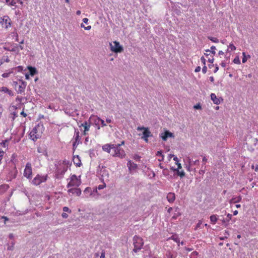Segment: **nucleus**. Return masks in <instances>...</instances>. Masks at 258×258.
Listing matches in <instances>:
<instances>
[{
	"instance_id": "obj_1",
	"label": "nucleus",
	"mask_w": 258,
	"mask_h": 258,
	"mask_svg": "<svg viewBox=\"0 0 258 258\" xmlns=\"http://www.w3.org/2000/svg\"><path fill=\"white\" fill-rule=\"evenodd\" d=\"M44 127L43 124L39 123L30 132L29 134L30 138L33 141H36L41 137Z\"/></svg>"
},
{
	"instance_id": "obj_2",
	"label": "nucleus",
	"mask_w": 258,
	"mask_h": 258,
	"mask_svg": "<svg viewBox=\"0 0 258 258\" xmlns=\"http://www.w3.org/2000/svg\"><path fill=\"white\" fill-rule=\"evenodd\" d=\"M112 152L111 153L113 157H118L120 158H123L126 156L124 150L119 147V145H112Z\"/></svg>"
},
{
	"instance_id": "obj_3",
	"label": "nucleus",
	"mask_w": 258,
	"mask_h": 258,
	"mask_svg": "<svg viewBox=\"0 0 258 258\" xmlns=\"http://www.w3.org/2000/svg\"><path fill=\"white\" fill-rule=\"evenodd\" d=\"M133 242L134 245L133 251L135 252H138L142 248L144 244L143 240L140 237L135 235L133 238Z\"/></svg>"
},
{
	"instance_id": "obj_4",
	"label": "nucleus",
	"mask_w": 258,
	"mask_h": 258,
	"mask_svg": "<svg viewBox=\"0 0 258 258\" xmlns=\"http://www.w3.org/2000/svg\"><path fill=\"white\" fill-rule=\"evenodd\" d=\"M137 130L138 131H144L143 132V136L141 137V139L144 140L146 143L148 142V138L149 137H152L153 136L148 127L138 126Z\"/></svg>"
},
{
	"instance_id": "obj_5",
	"label": "nucleus",
	"mask_w": 258,
	"mask_h": 258,
	"mask_svg": "<svg viewBox=\"0 0 258 258\" xmlns=\"http://www.w3.org/2000/svg\"><path fill=\"white\" fill-rule=\"evenodd\" d=\"M0 24L3 28L7 29L12 26V21L8 15L0 18Z\"/></svg>"
},
{
	"instance_id": "obj_6",
	"label": "nucleus",
	"mask_w": 258,
	"mask_h": 258,
	"mask_svg": "<svg viewBox=\"0 0 258 258\" xmlns=\"http://www.w3.org/2000/svg\"><path fill=\"white\" fill-rule=\"evenodd\" d=\"M81 184L80 178H79L75 174L71 176L70 181L68 183L67 187L70 188L72 186L78 187Z\"/></svg>"
},
{
	"instance_id": "obj_7",
	"label": "nucleus",
	"mask_w": 258,
	"mask_h": 258,
	"mask_svg": "<svg viewBox=\"0 0 258 258\" xmlns=\"http://www.w3.org/2000/svg\"><path fill=\"white\" fill-rule=\"evenodd\" d=\"M47 178V174L44 175L37 174L32 180V183L35 185H40L41 183L45 182Z\"/></svg>"
},
{
	"instance_id": "obj_8",
	"label": "nucleus",
	"mask_w": 258,
	"mask_h": 258,
	"mask_svg": "<svg viewBox=\"0 0 258 258\" xmlns=\"http://www.w3.org/2000/svg\"><path fill=\"white\" fill-rule=\"evenodd\" d=\"M13 83L18 93L21 94L25 91L26 86V83L25 82L20 80L19 82L14 81Z\"/></svg>"
},
{
	"instance_id": "obj_9",
	"label": "nucleus",
	"mask_w": 258,
	"mask_h": 258,
	"mask_svg": "<svg viewBox=\"0 0 258 258\" xmlns=\"http://www.w3.org/2000/svg\"><path fill=\"white\" fill-rule=\"evenodd\" d=\"M110 50L115 53L121 52L123 50V47L120 45L119 42L114 41L112 43H110Z\"/></svg>"
},
{
	"instance_id": "obj_10",
	"label": "nucleus",
	"mask_w": 258,
	"mask_h": 258,
	"mask_svg": "<svg viewBox=\"0 0 258 258\" xmlns=\"http://www.w3.org/2000/svg\"><path fill=\"white\" fill-rule=\"evenodd\" d=\"M24 176L28 179H31L32 175V165L30 162L27 163L23 173Z\"/></svg>"
},
{
	"instance_id": "obj_11",
	"label": "nucleus",
	"mask_w": 258,
	"mask_h": 258,
	"mask_svg": "<svg viewBox=\"0 0 258 258\" xmlns=\"http://www.w3.org/2000/svg\"><path fill=\"white\" fill-rule=\"evenodd\" d=\"M101 120V118L97 116L91 115L88 121L90 122L91 123H94L95 125L97 126V129L99 130L100 127L99 126L100 121Z\"/></svg>"
},
{
	"instance_id": "obj_12",
	"label": "nucleus",
	"mask_w": 258,
	"mask_h": 258,
	"mask_svg": "<svg viewBox=\"0 0 258 258\" xmlns=\"http://www.w3.org/2000/svg\"><path fill=\"white\" fill-rule=\"evenodd\" d=\"M67 170V168L63 166L62 168L56 167L55 176L56 178H61Z\"/></svg>"
},
{
	"instance_id": "obj_13",
	"label": "nucleus",
	"mask_w": 258,
	"mask_h": 258,
	"mask_svg": "<svg viewBox=\"0 0 258 258\" xmlns=\"http://www.w3.org/2000/svg\"><path fill=\"white\" fill-rule=\"evenodd\" d=\"M127 166L130 173H132L133 171H136L138 168L137 164L133 162L131 160H128L127 161Z\"/></svg>"
},
{
	"instance_id": "obj_14",
	"label": "nucleus",
	"mask_w": 258,
	"mask_h": 258,
	"mask_svg": "<svg viewBox=\"0 0 258 258\" xmlns=\"http://www.w3.org/2000/svg\"><path fill=\"white\" fill-rule=\"evenodd\" d=\"M160 136L163 141H166L168 138L174 137V135L173 133L169 132L168 131H166L164 133H162Z\"/></svg>"
},
{
	"instance_id": "obj_15",
	"label": "nucleus",
	"mask_w": 258,
	"mask_h": 258,
	"mask_svg": "<svg viewBox=\"0 0 258 258\" xmlns=\"http://www.w3.org/2000/svg\"><path fill=\"white\" fill-rule=\"evenodd\" d=\"M211 99L212 100L215 104L219 105L220 104L221 101H222L223 99L222 98H217L216 95L214 93H212L210 95Z\"/></svg>"
},
{
	"instance_id": "obj_16",
	"label": "nucleus",
	"mask_w": 258,
	"mask_h": 258,
	"mask_svg": "<svg viewBox=\"0 0 258 258\" xmlns=\"http://www.w3.org/2000/svg\"><path fill=\"white\" fill-rule=\"evenodd\" d=\"M19 48L21 50H23L24 49V47L22 45H18V44H15V46H14L13 47V48H12V49H7V48H5V49H6L8 51L15 52L18 54L19 53V51H20Z\"/></svg>"
},
{
	"instance_id": "obj_17",
	"label": "nucleus",
	"mask_w": 258,
	"mask_h": 258,
	"mask_svg": "<svg viewBox=\"0 0 258 258\" xmlns=\"http://www.w3.org/2000/svg\"><path fill=\"white\" fill-rule=\"evenodd\" d=\"M68 192L69 193L76 194L77 196H80L82 193V191L79 188H71L68 190Z\"/></svg>"
},
{
	"instance_id": "obj_18",
	"label": "nucleus",
	"mask_w": 258,
	"mask_h": 258,
	"mask_svg": "<svg viewBox=\"0 0 258 258\" xmlns=\"http://www.w3.org/2000/svg\"><path fill=\"white\" fill-rule=\"evenodd\" d=\"M73 162L77 167H80L82 165L80 157L78 155L74 156L73 159Z\"/></svg>"
},
{
	"instance_id": "obj_19",
	"label": "nucleus",
	"mask_w": 258,
	"mask_h": 258,
	"mask_svg": "<svg viewBox=\"0 0 258 258\" xmlns=\"http://www.w3.org/2000/svg\"><path fill=\"white\" fill-rule=\"evenodd\" d=\"M113 144H106L102 146V150L108 153H111V150H112Z\"/></svg>"
},
{
	"instance_id": "obj_20",
	"label": "nucleus",
	"mask_w": 258,
	"mask_h": 258,
	"mask_svg": "<svg viewBox=\"0 0 258 258\" xmlns=\"http://www.w3.org/2000/svg\"><path fill=\"white\" fill-rule=\"evenodd\" d=\"M90 122L88 123L87 121H85L84 123H81L80 127L83 126L84 127V135L86 134V132H88L89 131L90 127Z\"/></svg>"
},
{
	"instance_id": "obj_21",
	"label": "nucleus",
	"mask_w": 258,
	"mask_h": 258,
	"mask_svg": "<svg viewBox=\"0 0 258 258\" xmlns=\"http://www.w3.org/2000/svg\"><path fill=\"white\" fill-rule=\"evenodd\" d=\"M167 199L169 203H173L175 199V194L173 192L168 193L167 196Z\"/></svg>"
},
{
	"instance_id": "obj_22",
	"label": "nucleus",
	"mask_w": 258,
	"mask_h": 258,
	"mask_svg": "<svg viewBox=\"0 0 258 258\" xmlns=\"http://www.w3.org/2000/svg\"><path fill=\"white\" fill-rule=\"evenodd\" d=\"M0 92H3L5 93H7L11 96H13V92L11 90H9L6 87H2L0 88Z\"/></svg>"
},
{
	"instance_id": "obj_23",
	"label": "nucleus",
	"mask_w": 258,
	"mask_h": 258,
	"mask_svg": "<svg viewBox=\"0 0 258 258\" xmlns=\"http://www.w3.org/2000/svg\"><path fill=\"white\" fill-rule=\"evenodd\" d=\"M27 68L29 71L30 75L32 76L38 73V71L35 67L32 66H28Z\"/></svg>"
},
{
	"instance_id": "obj_24",
	"label": "nucleus",
	"mask_w": 258,
	"mask_h": 258,
	"mask_svg": "<svg viewBox=\"0 0 258 258\" xmlns=\"http://www.w3.org/2000/svg\"><path fill=\"white\" fill-rule=\"evenodd\" d=\"M242 198L241 196L236 197L232 198L229 201L230 204L237 203L241 201Z\"/></svg>"
},
{
	"instance_id": "obj_25",
	"label": "nucleus",
	"mask_w": 258,
	"mask_h": 258,
	"mask_svg": "<svg viewBox=\"0 0 258 258\" xmlns=\"http://www.w3.org/2000/svg\"><path fill=\"white\" fill-rule=\"evenodd\" d=\"M84 194L86 195L87 197L90 196L92 197V189L91 187H87L85 188L84 191Z\"/></svg>"
},
{
	"instance_id": "obj_26",
	"label": "nucleus",
	"mask_w": 258,
	"mask_h": 258,
	"mask_svg": "<svg viewBox=\"0 0 258 258\" xmlns=\"http://www.w3.org/2000/svg\"><path fill=\"white\" fill-rule=\"evenodd\" d=\"M5 2L9 6H14L16 7V2L15 0H5Z\"/></svg>"
},
{
	"instance_id": "obj_27",
	"label": "nucleus",
	"mask_w": 258,
	"mask_h": 258,
	"mask_svg": "<svg viewBox=\"0 0 258 258\" xmlns=\"http://www.w3.org/2000/svg\"><path fill=\"white\" fill-rule=\"evenodd\" d=\"M9 187L8 184H3L0 185V192H3L6 191Z\"/></svg>"
},
{
	"instance_id": "obj_28",
	"label": "nucleus",
	"mask_w": 258,
	"mask_h": 258,
	"mask_svg": "<svg viewBox=\"0 0 258 258\" xmlns=\"http://www.w3.org/2000/svg\"><path fill=\"white\" fill-rule=\"evenodd\" d=\"M74 137H75V143H74L73 144L74 146L75 145V143L78 141V140L79 139V138H80L79 132L78 130H75Z\"/></svg>"
},
{
	"instance_id": "obj_29",
	"label": "nucleus",
	"mask_w": 258,
	"mask_h": 258,
	"mask_svg": "<svg viewBox=\"0 0 258 258\" xmlns=\"http://www.w3.org/2000/svg\"><path fill=\"white\" fill-rule=\"evenodd\" d=\"M9 139H7V140H3L1 143V145L2 147H3L4 148H6V147H8V145H9Z\"/></svg>"
},
{
	"instance_id": "obj_30",
	"label": "nucleus",
	"mask_w": 258,
	"mask_h": 258,
	"mask_svg": "<svg viewBox=\"0 0 258 258\" xmlns=\"http://www.w3.org/2000/svg\"><path fill=\"white\" fill-rule=\"evenodd\" d=\"M188 160H189V164L190 165V166H192V165H199V163H200V161L199 160H196L195 161H193V160H191L190 159L188 158Z\"/></svg>"
},
{
	"instance_id": "obj_31",
	"label": "nucleus",
	"mask_w": 258,
	"mask_h": 258,
	"mask_svg": "<svg viewBox=\"0 0 258 258\" xmlns=\"http://www.w3.org/2000/svg\"><path fill=\"white\" fill-rule=\"evenodd\" d=\"M210 219L211 222L214 224L216 223L218 220L217 216L215 215H211L210 217Z\"/></svg>"
},
{
	"instance_id": "obj_32",
	"label": "nucleus",
	"mask_w": 258,
	"mask_h": 258,
	"mask_svg": "<svg viewBox=\"0 0 258 258\" xmlns=\"http://www.w3.org/2000/svg\"><path fill=\"white\" fill-rule=\"evenodd\" d=\"M97 188H95L93 190H92V197L95 198H97L99 194L98 193Z\"/></svg>"
},
{
	"instance_id": "obj_33",
	"label": "nucleus",
	"mask_w": 258,
	"mask_h": 258,
	"mask_svg": "<svg viewBox=\"0 0 258 258\" xmlns=\"http://www.w3.org/2000/svg\"><path fill=\"white\" fill-rule=\"evenodd\" d=\"M176 174L178 176H179L181 178H182L185 175V173H184V172L183 170L179 171V170H178V169H176Z\"/></svg>"
},
{
	"instance_id": "obj_34",
	"label": "nucleus",
	"mask_w": 258,
	"mask_h": 258,
	"mask_svg": "<svg viewBox=\"0 0 258 258\" xmlns=\"http://www.w3.org/2000/svg\"><path fill=\"white\" fill-rule=\"evenodd\" d=\"M202 220H199L198 223H197L195 228V230H198L199 228V229H201V228H203V227L202 226Z\"/></svg>"
},
{
	"instance_id": "obj_35",
	"label": "nucleus",
	"mask_w": 258,
	"mask_h": 258,
	"mask_svg": "<svg viewBox=\"0 0 258 258\" xmlns=\"http://www.w3.org/2000/svg\"><path fill=\"white\" fill-rule=\"evenodd\" d=\"M170 238L176 243H179V238L177 236L173 235Z\"/></svg>"
},
{
	"instance_id": "obj_36",
	"label": "nucleus",
	"mask_w": 258,
	"mask_h": 258,
	"mask_svg": "<svg viewBox=\"0 0 258 258\" xmlns=\"http://www.w3.org/2000/svg\"><path fill=\"white\" fill-rule=\"evenodd\" d=\"M208 39L210 40L211 41L214 42V43H218L219 42V39L215 37H213L211 36H208Z\"/></svg>"
},
{
	"instance_id": "obj_37",
	"label": "nucleus",
	"mask_w": 258,
	"mask_h": 258,
	"mask_svg": "<svg viewBox=\"0 0 258 258\" xmlns=\"http://www.w3.org/2000/svg\"><path fill=\"white\" fill-rule=\"evenodd\" d=\"M2 62H1V64H2L4 62H9L10 61L8 56H4L2 58Z\"/></svg>"
},
{
	"instance_id": "obj_38",
	"label": "nucleus",
	"mask_w": 258,
	"mask_h": 258,
	"mask_svg": "<svg viewBox=\"0 0 258 258\" xmlns=\"http://www.w3.org/2000/svg\"><path fill=\"white\" fill-rule=\"evenodd\" d=\"M13 71L12 70L8 73H5L3 74L2 76L3 78H8L10 76V74L13 73Z\"/></svg>"
},
{
	"instance_id": "obj_39",
	"label": "nucleus",
	"mask_w": 258,
	"mask_h": 258,
	"mask_svg": "<svg viewBox=\"0 0 258 258\" xmlns=\"http://www.w3.org/2000/svg\"><path fill=\"white\" fill-rule=\"evenodd\" d=\"M23 67H22V66H18V67H16V68H13V69H12V70L13 71V70H17L18 72H22V71H23Z\"/></svg>"
},
{
	"instance_id": "obj_40",
	"label": "nucleus",
	"mask_w": 258,
	"mask_h": 258,
	"mask_svg": "<svg viewBox=\"0 0 258 258\" xmlns=\"http://www.w3.org/2000/svg\"><path fill=\"white\" fill-rule=\"evenodd\" d=\"M141 158V157L138 154H135L133 156V159L137 161H140Z\"/></svg>"
},
{
	"instance_id": "obj_41",
	"label": "nucleus",
	"mask_w": 258,
	"mask_h": 258,
	"mask_svg": "<svg viewBox=\"0 0 258 258\" xmlns=\"http://www.w3.org/2000/svg\"><path fill=\"white\" fill-rule=\"evenodd\" d=\"M233 62L236 64H240V60H239L238 57H237V56H236L234 58V59L233 60Z\"/></svg>"
},
{
	"instance_id": "obj_42",
	"label": "nucleus",
	"mask_w": 258,
	"mask_h": 258,
	"mask_svg": "<svg viewBox=\"0 0 258 258\" xmlns=\"http://www.w3.org/2000/svg\"><path fill=\"white\" fill-rule=\"evenodd\" d=\"M63 211L66 213V212H68L69 213H71V210L67 207H63Z\"/></svg>"
},
{
	"instance_id": "obj_43",
	"label": "nucleus",
	"mask_w": 258,
	"mask_h": 258,
	"mask_svg": "<svg viewBox=\"0 0 258 258\" xmlns=\"http://www.w3.org/2000/svg\"><path fill=\"white\" fill-rule=\"evenodd\" d=\"M15 243L14 242H12L11 245L8 246V250H13L14 249V246Z\"/></svg>"
},
{
	"instance_id": "obj_44",
	"label": "nucleus",
	"mask_w": 258,
	"mask_h": 258,
	"mask_svg": "<svg viewBox=\"0 0 258 258\" xmlns=\"http://www.w3.org/2000/svg\"><path fill=\"white\" fill-rule=\"evenodd\" d=\"M215 49H216V47H215V46H212L211 47V50H211V52L213 54H214V55H215V53H216V52H215Z\"/></svg>"
},
{
	"instance_id": "obj_45",
	"label": "nucleus",
	"mask_w": 258,
	"mask_h": 258,
	"mask_svg": "<svg viewBox=\"0 0 258 258\" xmlns=\"http://www.w3.org/2000/svg\"><path fill=\"white\" fill-rule=\"evenodd\" d=\"M106 186V184L104 183L103 184L99 185L96 188L98 189H103Z\"/></svg>"
},
{
	"instance_id": "obj_46",
	"label": "nucleus",
	"mask_w": 258,
	"mask_h": 258,
	"mask_svg": "<svg viewBox=\"0 0 258 258\" xmlns=\"http://www.w3.org/2000/svg\"><path fill=\"white\" fill-rule=\"evenodd\" d=\"M228 48H230L231 50H235L236 49V47L232 43L229 44Z\"/></svg>"
},
{
	"instance_id": "obj_47",
	"label": "nucleus",
	"mask_w": 258,
	"mask_h": 258,
	"mask_svg": "<svg viewBox=\"0 0 258 258\" xmlns=\"http://www.w3.org/2000/svg\"><path fill=\"white\" fill-rule=\"evenodd\" d=\"M242 54L243 55V57L242 58V61L243 63H245L247 61V58H246V57L245 56V54L244 52H243Z\"/></svg>"
},
{
	"instance_id": "obj_48",
	"label": "nucleus",
	"mask_w": 258,
	"mask_h": 258,
	"mask_svg": "<svg viewBox=\"0 0 258 258\" xmlns=\"http://www.w3.org/2000/svg\"><path fill=\"white\" fill-rule=\"evenodd\" d=\"M100 123H101L102 127L106 126V124L105 123V121H104V120H103L102 119H101Z\"/></svg>"
},
{
	"instance_id": "obj_49",
	"label": "nucleus",
	"mask_w": 258,
	"mask_h": 258,
	"mask_svg": "<svg viewBox=\"0 0 258 258\" xmlns=\"http://www.w3.org/2000/svg\"><path fill=\"white\" fill-rule=\"evenodd\" d=\"M207 67L206 66V65H204L202 69V72L204 74H206L207 72Z\"/></svg>"
},
{
	"instance_id": "obj_50",
	"label": "nucleus",
	"mask_w": 258,
	"mask_h": 258,
	"mask_svg": "<svg viewBox=\"0 0 258 258\" xmlns=\"http://www.w3.org/2000/svg\"><path fill=\"white\" fill-rule=\"evenodd\" d=\"M61 217L63 218L66 219L68 217V215L66 213L63 212L61 214Z\"/></svg>"
},
{
	"instance_id": "obj_51",
	"label": "nucleus",
	"mask_w": 258,
	"mask_h": 258,
	"mask_svg": "<svg viewBox=\"0 0 258 258\" xmlns=\"http://www.w3.org/2000/svg\"><path fill=\"white\" fill-rule=\"evenodd\" d=\"M201 60L202 62L203 63V64H204V65H206V59L204 58V56L201 57Z\"/></svg>"
},
{
	"instance_id": "obj_52",
	"label": "nucleus",
	"mask_w": 258,
	"mask_h": 258,
	"mask_svg": "<svg viewBox=\"0 0 258 258\" xmlns=\"http://www.w3.org/2000/svg\"><path fill=\"white\" fill-rule=\"evenodd\" d=\"M232 215L230 214H228L227 215V219H226V221H229L232 218Z\"/></svg>"
},
{
	"instance_id": "obj_53",
	"label": "nucleus",
	"mask_w": 258,
	"mask_h": 258,
	"mask_svg": "<svg viewBox=\"0 0 258 258\" xmlns=\"http://www.w3.org/2000/svg\"><path fill=\"white\" fill-rule=\"evenodd\" d=\"M156 156H163V155L162 154V152L161 151H158L156 153Z\"/></svg>"
},
{
	"instance_id": "obj_54",
	"label": "nucleus",
	"mask_w": 258,
	"mask_h": 258,
	"mask_svg": "<svg viewBox=\"0 0 258 258\" xmlns=\"http://www.w3.org/2000/svg\"><path fill=\"white\" fill-rule=\"evenodd\" d=\"M194 108L196 109H201V106L200 104H198L194 106Z\"/></svg>"
},
{
	"instance_id": "obj_55",
	"label": "nucleus",
	"mask_w": 258,
	"mask_h": 258,
	"mask_svg": "<svg viewBox=\"0 0 258 258\" xmlns=\"http://www.w3.org/2000/svg\"><path fill=\"white\" fill-rule=\"evenodd\" d=\"M1 218H2V219H4V220H5V224H6V222H7V221H9V218H7V217H6V216H2V217H1Z\"/></svg>"
},
{
	"instance_id": "obj_56",
	"label": "nucleus",
	"mask_w": 258,
	"mask_h": 258,
	"mask_svg": "<svg viewBox=\"0 0 258 258\" xmlns=\"http://www.w3.org/2000/svg\"><path fill=\"white\" fill-rule=\"evenodd\" d=\"M219 70V67L217 64H215V69L214 70V73H216Z\"/></svg>"
},
{
	"instance_id": "obj_57",
	"label": "nucleus",
	"mask_w": 258,
	"mask_h": 258,
	"mask_svg": "<svg viewBox=\"0 0 258 258\" xmlns=\"http://www.w3.org/2000/svg\"><path fill=\"white\" fill-rule=\"evenodd\" d=\"M3 111H4L3 107H2V106L0 105V118L2 116V113H3Z\"/></svg>"
},
{
	"instance_id": "obj_58",
	"label": "nucleus",
	"mask_w": 258,
	"mask_h": 258,
	"mask_svg": "<svg viewBox=\"0 0 258 258\" xmlns=\"http://www.w3.org/2000/svg\"><path fill=\"white\" fill-rule=\"evenodd\" d=\"M201 67L200 66H198L195 69V72H199L201 71Z\"/></svg>"
},
{
	"instance_id": "obj_59",
	"label": "nucleus",
	"mask_w": 258,
	"mask_h": 258,
	"mask_svg": "<svg viewBox=\"0 0 258 258\" xmlns=\"http://www.w3.org/2000/svg\"><path fill=\"white\" fill-rule=\"evenodd\" d=\"M176 164L177 165V169H178V170H179L181 168V165L180 163L178 162V163H176Z\"/></svg>"
},
{
	"instance_id": "obj_60",
	"label": "nucleus",
	"mask_w": 258,
	"mask_h": 258,
	"mask_svg": "<svg viewBox=\"0 0 258 258\" xmlns=\"http://www.w3.org/2000/svg\"><path fill=\"white\" fill-rule=\"evenodd\" d=\"M89 20L88 18H84L83 19V22L85 23V24H87L88 23V22Z\"/></svg>"
},
{
	"instance_id": "obj_61",
	"label": "nucleus",
	"mask_w": 258,
	"mask_h": 258,
	"mask_svg": "<svg viewBox=\"0 0 258 258\" xmlns=\"http://www.w3.org/2000/svg\"><path fill=\"white\" fill-rule=\"evenodd\" d=\"M214 60V58H213V57H212V58H209L208 59V61H209V62L211 63H213Z\"/></svg>"
},
{
	"instance_id": "obj_62",
	"label": "nucleus",
	"mask_w": 258,
	"mask_h": 258,
	"mask_svg": "<svg viewBox=\"0 0 258 258\" xmlns=\"http://www.w3.org/2000/svg\"><path fill=\"white\" fill-rule=\"evenodd\" d=\"M100 258H105V252L102 251L101 252V255L100 256Z\"/></svg>"
},
{
	"instance_id": "obj_63",
	"label": "nucleus",
	"mask_w": 258,
	"mask_h": 258,
	"mask_svg": "<svg viewBox=\"0 0 258 258\" xmlns=\"http://www.w3.org/2000/svg\"><path fill=\"white\" fill-rule=\"evenodd\" d=\"M198 254V252L195 251H193L191 253V255H193V256H196Z\"/></svg>"
},
{
	"instance_id": "obj_64",
	"label": "nucleus",
	"mask_w": 258,
	"mask_h": 258,
	"mask_svg": "<svg viewBox=\"0 0 258 258\" xmlns=\"http://www.w3.org/2000/svg\"><path fill=\"white\" fill-rule=\"evenodd\" d=\"M174 158H173V160L175 161V163H178V158L176 157V156H173Z\"/></svg>"
}]
</instances>
